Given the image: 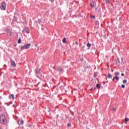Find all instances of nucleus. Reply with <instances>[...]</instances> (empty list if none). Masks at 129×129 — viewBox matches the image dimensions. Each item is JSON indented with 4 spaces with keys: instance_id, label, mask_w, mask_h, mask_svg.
I'll return each mask as SVG.
<instances>
[{
    "instance_id": "nucleus-25",
    "label": "nucleus",
    "mask_w": 129,
    "mask_h": 129,
    "mask_svg": "<svg viewBox=\"0 0 129 129\" xmlns=\"http://www.w3.org/2000/svg\"><path fill=\"white\" fill-rule=\"evenodd\" d=\"M125 87V85H122V86H121V88H124Z\"/></svg>"
},
{
    "instance_id": "nucleus-32",
    "label": "nucleus",
    "mask_w": 129,
    "mask_h": 129,
    "mask_svg": "<svg viewBox=\"0 0 129 129\" xmlns=\"http://www.w3.org/2000/svg\"><path fill=\"white\" fill-rule=\"evenodd\" d=\"M16 105H15V104H13V107H16Z\"/></svg>"
},
{
    "instance_id": "nucleus-30",
    "label": "nucleus",
    "mask_w": 129,
    "mask_h": 129,
    "mask_svg": "<svg viewBox=\"0 0 129 129\" xmlns=\"http://www.w3.org/2000/svg\"><path fill=\"white\" fill-rule=\"evenodd\" d=\"M121 76H124V74L122 73V74H121Z\"/></svg>"
},
{
    "instance_id": "nucleus-26",
    "label": "nucleus",
    "mask_w": 129,
    "mask_h": 129,
    "mask_svg": "<svg viewBox=\"0 0 129 129\" xmlns=\"http://www.w3.org/2000/svg\"><path fill=\"white\" fill-rule=\"evenodd\" d=\"M67 126L69 127V126H71V123H68L67 125Z\"/></svg>"
},
{
    "instance_id": "nucleus-18",
    "label": "nucleus",
    "mask_w": 129,
    "mask_h": 129,
    "mask_svg": "<svg viewBox=\"0 0 129 129\" xmlns=\"http://www.w3.org/2000/svg\"><path fill=\"white\" fill-rule=\"evenodd\" d=\"M127 82V81L126 80H123V84H126V83Z\"/></svg>"
},
{
    "instance_id": "nucleus-35",
    "label": "nucleus",
    "mask_w": 129,
    "mask_h": 129,
    "mask_svg": "<svg viewBox=\"0 0 129 129\" xmlns=\"http://www.w3.org/2000/svg\"><path fill=\"white\" fill-rule=\"evenodd\" d=\"M76 44H77V45H78V44H79V43H78V42L76 41Z\"/></svg>"
},
{
    "instance_id": "nucleus-19",
    "label": "nucleus",
    "mask_w": 129,
    "mask_h": 129,
    "mask_svg": "<svg viewBox=\"0 0 129 129\" xmlns=\"http://www.w3.org/2000/svg\"><path fill=\"white\" fill-rule=\"evenodd\" d=\"M94 77L95 78H96V77H97V73H95L94 74Z\"/></svg>"
},
{
    "instance_id": "nucleus-31",
    "label": "nucleus",
    "mask_w": 129,
    "mask_h": 129,
    "mask_svg": "<svg viewBox=\"0 0 129 129\" xmlns=\"http://www.w3.org/2000/svg\"><path fill=\"white\" fill-rule=\"evenodd\" d=\"M95 24H96L97 25L98 24V21H95Z\"/></svg>"
},
{
    "instance_id": "nucleus-20",
    "label": "nucleus",
    "mask_w": 129,
    "mask_h": 129,
    "mask_svg": "<svg viewBox=\"0 0 129 129\" xmlns=\"http://www.w3.org/2000/svg\"><path fill=\"white\" fill-rule=\"evenodd\" d=\"M62 42H63V43H66V38H64L62 39Z\"/></svg>"
},
{
    "instance_id": "nucleus-12",
    "label": "nucleus",
    "mask_w": 129,
    "mask_h": 129,
    "mask_svg": "<svg viewBox=\"0 0 129 129\" xmlns=\"http://www.w3.org/2000/svg\"><path fill=\"white\" fill-rule=\"evenodd\" d=\"M107 77L109 79H110V78H112V76L110 74V73H108Z\"/></svg>"
},
{
    "instance_id": "nucleus-3",
    "label": "nucleus",
    "mask_w": 129,
    "mask_h": 129,
    "mask_svg": "<svg viewBox=\"0 0 129 129\" xmlns=\"http://www.w3.org/2000/svg\"><path fill=\"white\" fill-rule=\"evenodd\" d=\"M7 8V6L6 5V3L5 2H3L2 3V4L1 5L0 8L1 9V10L2 11H6V9Z\"/></svg>"
},
{
    "instance_id": "nucleus-13",
    "label": "nucleus",
    "mask_w": 129,
    "mask_h": 129,
    "mask_svg": "<svg viewBox=\"0 0 129 129\" xmlns=\"http://www.w3.org/2000/svg\"><path fill=\"white\" fill-rule=\"evenodd\" d=\"M103 1L104 2H105L107 5L110 4V2L109 1V0H103Z\"/></svg>"
},
{
    "instance_id": "nucleus-22",
    "label": "nucleus",
    "mask_w": 129,
    "mask_h": 129,
    "mask_svg": "<svg viewBox=\"0 0 129 129\" xmlns=\"http://www.w3.org/2000/svg\"><path fill=\"white\" fill-rule=\"evenodd\" d=\"M91 19H95V16L94 15H91Z\"/></svg>"
},
{
    "instance_id": "nucleus-8",
    "label": "nucleus",
    "mask_w": 129,
    "mask_h": 129,
    "mask_svg": "<svg viewBox=\"0 0 129 129\" xmlns=\"http://www.w3.org/2000/svg\"><path fill=\"white\" fill-rule=\"evenodd\" d=\"M11 64L12 67H16V66H17V64H16V62H15V61L13 60H11Z\"/></svg>"
},
{
    "instance_id": "nucleus-11",
    "label": "nucleus",
    "mask_w": 129,
    "mask_h": 129,
    "mask_svg": "<svg viewBox=\"0 0 129 129\" xmlns=\"http://www.w3.org/2000/svg\"><path fill=\"white\" fill-rule=\"evenodd\" d=\"M87 47H88V50H89V49H90V48L91 47V44L88 43L87 44Z\"/></svg>"
},
{
    "instance_id": "nucleus-38",
    "label": "nucleus",
    "mask_w": 129,
    "mask_h": 129,
    "mask_svg": "<svg viewBox=\"0 0 129 129\" xmlns=\"http://www.w3.org/2000/svg\"><path fill=\"white\" fill-rule=\"evenodd\" d=\"M37 77H38V78H39V76H37Z\"/></svg>"
},
{
    "instance_id": "nucleus-14",
    "label": "nucleus",
    "mask_w": 129,
    "mask_h": 129,
    "mask_svg": "<svg viewBox=\"0 0 129 129\" xmlns=\"http://www.w3.org/2000/svg\"><path fill=\"white\" fill-rule=\"evenodd\" d=\"M100 86H101V85H100V84H97L96 85V87H97V88L98 89H100Z\"/></svg>"
},
{
    "instance_id": "nucleus-34",
    "label": "nucleus",
    "mask_w": 129,
    "mask_h": 129,
    "mask_svg": "<svg viewBox=\"0 0 129 129\" xmlns=\"http://www.w3.org/2000/svg\"><path fill=\"white\" fill-rule=\"evenodd\" d=\"M28 126H29V127H31V126H32V125L29 124Z\"/></svg>"
},
{
    "instance_id": "nucleus-9",
    "label": "nucleus",
    "mask_w": 129,
    "mask_h": 129,
    "mask_svg": "<svg viewBox=\"0 0 129 129\" xmlns=\"http://www.w3.org/2000/svg\"><path fill=\"white\" fill-rule=\"evenodd\" d=\"M9 99H12H12H15V95H14V94L9 95Z\"/></svg>"
},
{
    "instance_id": "nucleus-1",
    "label": "nucleus",
    "mask_w": 129,
    "mask_h": 129,
    "mask_svg": "<svg viewBox=\"0 0 129 129\" xmlns=\"http://www.w3.org/2000/svg\"><path fill=\"white\" fill-rule=\"evenodd\" d=\"M0 121L2 124H6L7 119L6 118V116H5V115H2L0 117Z\"/></svg>"
},
{
    "instance_id": "nucleus-36",
    "label": "nucleus",
    "mask_w": 129,
    "mask_h": 129,
    "mask_svg": "<svg viewBox=\"0 0 129 129\" xmlns=\"http://www.w3.org/2000/svg\"><path fill=\"white\" fill-rule=\"evenodd\" d=\"M111 72H113V71H114L113 69H111Z\"/></svg>"
},
{
    "instance_id": "nucleus-24",
    "label": "nucleus",
    "mask_w": 129,
    "mask_h": 129,
    "mask_svg": "<svg viewBox=\"0 0 129 129\" xmlns=\"http://www.w3.org/2000/svg\"><path fill=\"white\" fill-rule=\"evenodd\" d=\"M24 123V120H21L19 124H23Z\"/></svg>"
},
{
    "instance_id": "nucleus-5",
    "label": "nucleus",
    "mask_w": 129,
    "mask_h": 129,
    "mask_svg": "<svg viewBox=\"0 0 129 129\" xmlns=\"http://www.w3.org/2000/svg\"><path fill=\"white\" fill-rule=\"evenodd\" d=\"M35 71L36 74H40V73H41V69H40V68H36L35 70Z\"/></svg>"
},
{
    "instance_id": "nucleus-7",
    "label": "nucleus",
    "mask_w": 129,
    "mask_h": 129,
    "mask_svg": "<svg viewBox=\"0 0 129 129\" xmlns=\"http://www.w3.org/2000/svg\"><path fill=\"white\" fill-rule=\"evenodd\" d=\"M25 31L27 34H30V28L29 27H25Z\"/></svg>"
},
{
    "instance_id": "nucleus-4",
    "label": "nucleus",
    "mask_w": 129,
    "mask_h": 129,
    "mask_svg": "<svg viewBox=\"0 0 129 129\" xmlns=\"http://www.w3.org/2000/svg\"><path fill=\"white\" fill-rule=\"evenodd\" d=\"M54 70H56V71H60L62 72L63 71V69H62L61 67H57L56 68H54Z\"/></svg>"
},
{
    "instance_id": "nucleus-39",
    "label": "nucleus",
    "mask_w": 129,
    "mask_h": 129,
    "mask_svg": "<svg viewBox=\"0 0 129 129\" xmlns=\"http://www.w3.org/2000/svg\"><path fill=\"white\" fill-rule=\"evenodd\" d=\"M107 83H108V81H107Z\"/></svg>"
},
{
    "instance_id": "nucleus-29",
    "label": "nucleus",
    "mask_w": 129,
    "mask_h": 129,
    "mask_svg": "<svg viewBox=\"0 0 129 129\" xmlns=\"http://www.w3.org/2000/svg\"><path fill=\"white\" fill-rule=\"evenodd\" d=\"M115 78H114H114H113V79H112V81L113 82H114V80H115Z\"/></svg>"
},
{
    "instance_id": "nucleus-17",
    "label": "nucleus",
    "mask_w": 129,
    "mask_h": 129,
    "mask_svg": "<svg viewBox=\"0 0 129 129\" xmlns=\"http://www.w3.org/2000/svg\"><path fill=\"white\" fill-rule=\"evenodd\" d=\"M21 42H22V39H21V38H19V39L18 40V44H21Z\"/></svg>"
},
{
    "instance_id": "nucleus-10",
    "label": "nucleus",
    "mask_w": 129,
    "mask_h": 129,
    "mask_svg": "<svg viewBox=\"0 0 129 129\" xmlns=\"http://www.w3.org/2000/svg\"><path fill=\"white\" fill-rule=\"evenodd\" d=\"M7 32H8V36H9L10 37V36H12V31H11V30L8 29L7 30Z\"/></svg>"
},
{
    "instance_id": "nucleus-27",
    "label": "nucleus",
    "mask_w": 129,
    "mask_h": 129,
    "mask_svg": "<svg viewBox=\"0 0 129 129\" xmlns=\"http://www.w3.org/2000/svg\"><path fill=\"white\" fill-rule=\"evenodd\" d=\"M115 110H116V109H115V108H113L112 109L113 111H115Z\"/></svg>"
},
{
    "instance_id": "nucleus-28",
    "label": "nucleus",
    "mask_w": 129,
    "mask_h": 129,
    "mask_svg": "<svg viewBox=\"0 0 129 129\" xmlns=\"http://www.w3.org/2000/svg\"><path fill=\"white\" fill-rule=\"evenodd\" d=\"M49 2H51V3H53L54 0H49Z\"/></svg>"
},
{
    "instance_id": "nucleus-15",
    "label": "nucleus",
    "mask_w": 129,
    "mask_h": 129,
    "mask_svg": "<svg viewBox=\"0 0 129 129\" xmlns=\"http://www.w3.org/2000/svg\"><path fill=\"white\" fill-rule=\"evenodd\" d=\"M114 78H115V79H116L117 81H118V80H119V78L117 76H115Z\"/></svg>"
},
{
    "instance_id": "nucleus-23",
    "label": "nucleus",
    "mask_w": 129,
    "mask_h": 129,
    "mask_svg": "<svg viewBox=\"0 0 129 129\" xmlns=\"http://www.w3.org/2000/svg\"><path fill=\"white\" fill-rule=\"evenodd\" d=\"M41 23H42V21H41V20H39L36 22L37 24H41Z\"/></svg>"
},
{
    "instance_id": "nucleus-6",
    "label": "nucleus",
    "mask_w": 129,
    "mask_h": 129,
    "mask_svg": "<svg viewBox=\"0 0 129 129\" xmlns=\"http://www.w3.org/2000/svg\"><path fill=\"white\" fill-rule=\"evenodd\" d=\"M90 6L92 8H95V7H96V3L94 2H92L90 3Z\"/></svg>"
},
{
    "instance_id": "nucleus-21",
    "label": "nucleus",
    "mask_w": 129,
    "mask_h": 129,
    "mask_svg": "<svg viewBox=\"0 0 129 129\" xmlns=\"http://www.w3.org/2000/svg\"><path fill=\"white\" fill-rule=\"evenodd\" d=\"M128 120H129V118H125V122H127V121H128Z\"/></svg>"
},
{
    "instance_id": "nucleus-33",
    "label": "nucleus",
    "mask_w": 129,
    "mask_h": 129,
    "mask_svg": "<svg viewBox=\"0 0 129 129\" xmlns=\"http://www.w3.org/2000/svg\"><path fill=\"white\" fill-rule=\"evenodd\" d=\"M84 48H85V46L82 47V49H84Z\"/></svg>"
},
{
    "instance_id": "nucleus-16",
    "label": "nucleus",
    "mask_w": 129,
    "mask_h": 129,
    "mask_svg": "<svg viewBox=\"0 0 129 129\" xmlns=\"http://www.w3.org/2000/svg\"><path fill=\"white\" fill-rule=\"evenodd\" d=\"M115 75H116V76H118L119 75V72H116L114 73Z\"/></svg>"
},
{
    "instance_id": "nucleus-2",
    "label": "nucleus",
    "mask_w": 129,
    "mask_h": 129,
    "mask_svg": "<svg viewBox=\"0 0 129 129\" xmlns=\"http://www.w3.org/2000/svg\"><path fill=\"white\" fill-rule=\"evenodd\" d=\"M31 46V44H26L23 46H22L20 48L21 51H23L25 49H29Z\"/></svg>"
},
{
    "instance_id": "nucleus-37",
    "label": "nucleus",
    "mask_w": 129,
    "mask_h": 129,
    "mask_svg": "<svg viewBox=\"0 0 129 129\" xmlns=\"http://www.w3.org/2000/svg\"><path fill=\"white\" fill-rule=\"evenodd\" d=\"M22 33H25V30H22Z\"/></svg>"
}]
</instances>
